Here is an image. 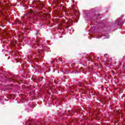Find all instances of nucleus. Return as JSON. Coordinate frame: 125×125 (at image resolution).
<instances>
[{
    "label": "nucleus",
    "instance_id": "nucleus-2",
    "mask_svg": "<svg viewBox=\"0 0 125 125\" xmlns=\"http://www.w3.org/2000/svg\"><path fill=\"white\" fill-rule=\"evenodd\" d=\"M119 21H123V17H120L119 19Z\"/></svg>",
    "mask_w": 125,
    "mask_h": 125
},
{
    "label": "nucleus",
    "instance_id": "nucleus-1",
    "mask_svg": "<svg viewBox=\"0 0 125 125\" xmlns=\"http://www.w3.org/2000/svg\"><path fill=\"white\" fill-rule=\"evenodd\" d=\"M33 12H34V11L31 9L28 10L29 14H32Z\"/></svg>",
    "mask_w": 125,
    "mask_h": 125
},
{
    "label": "nucleus",
    "instance_id": "nucleus-3",
    "mask_svg": "<svg viewBox=\"0 0 125 125\" xmlns=\"http://www.w3.org/2000/svg\"><path fill=\"white\" fill-rule=\"evenodd\" d=\"M89 59H90V60H92V57H89Z\"/></svg>",
    "mask_w": 125,
    "mask_h": 125
},
{
    "label": "nucleus",
    "instance_id": "nucleus-5",
    "mask_svg": "<svg viewBox=\"0 0 125 125\" xmlns=\"http://www.w3.org/2000/svg\"><path fill=\"white\" fill-rule=\"evenodd\" d=\"M81 90H83V89H81Z\"/></svg>",
    "mask_w": 125,
    "mask_h": 125
},
{
    "label": "nucleus",
    "instance_id": "nucleus-4",
    "mask_svg": "<svg viewBox=\"0 0 125 125\" xmlns=\"http://www.w3.org/2000/svg\"><path fill=\"white\" fill-rule=\"evenodd\" d=\"M1 26H2V27H3V26H4V25H3V24H1Z\"/></svg>",
    "mask_w": 125,
    "mask_h": 125
}]
</instances>
